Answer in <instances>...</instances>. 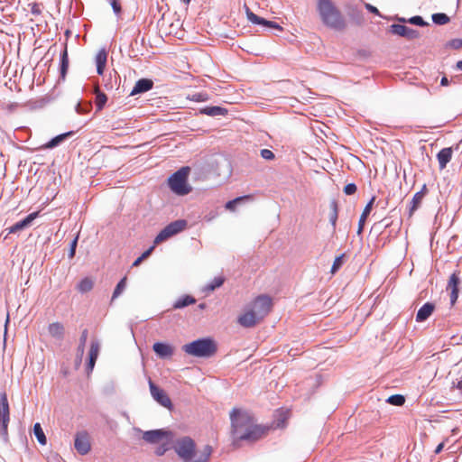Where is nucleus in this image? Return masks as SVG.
<instances>
[{
    "mask_svg": "<svg viewBox=\"0 0 462 462\" xmlns=\"http://www.w3.org/2000/svg\"><path fill=\"white\" fill-rule=\"evenodd\" d=\"M153 87V81L149 79H141L136 81L134 88L132 89L130 95L134 96L137 94H142L149 91Z\"/></svg>",
    "mask_w": 462,
    "mask_h": 462,
    "instance_id": "f3484780",
    "label": "nucleus"
},
{
    "mask_svg": "<svg viewBox=\"0 0 462 462\" xmlns=\"http://www.w3.org/2000/svg\"><path fill=\"white\" fill-rule=\"evenodd\" d=\"M444 448V443H440L437 446V448H435V453L436 454H439L441 452V450L443 449Z\"/></svg>",
    "mask_w": 462,
    "mask_h": 462,
    "instance_id": "603ef678",
    "label": "nucleus"
},
{
    "mask_svg": "<svg viewBox=\"0 0 462 462\" xmlns=\"http://www.w3.org/2000/svg\"><path fill=\"white\" fill-rule=\"evenodd\" d=\"M187 226V221L184 219L175 220L167 225L161 232L156 236L154 244L158 245L170 237L183 231Z\"/></svg>",
    "mask_w": 462,
    "mask_h": 462,
    "instance_id": "0eeeda50",
    "label": "nucleus"
},
{
    "mask_svg": "<svg viewBox=\"0 0 462 462\" xmlns=\"http://www.w3.org/2000/svg\"><path fill=\"white\" fill-rule=\"evenodd\" d=\"M109 3H110V5H111L114 13H116V0H110Z\"/></svg>",
    "mask_w": 462,
    "mask_h": 462,
    "instance_id": "4d7b16f0",
    "label": "nucleus"
},
{
    "mask_svg": "<svg viewBox=\"0 0 462 462\" xmlns=\"http://www.w3.org/2000/svg\"><path fill=\"white\" fill-rule=\"evenodd\" d=\"M166 449H167L166 448H159L157 449L156 453H157V455L162 456V455H163V454H164V452L166 451Z\"/></svg>",
    "mask_w": 462,
    "mask_h": 462,
    "instance_id": "864d4df0",
    "label": "nucleus"
},
{
    "mask_svg": "<svg viewBox=\"0 0 462 462\" xmlns=\"http://www.w3.org/2000/svg\"><path fill=\"white\" fill-rule=\"evenodd\" d=\"M457 388L462 390V380L457 383Z\"/></svg>",
    "mask_w": 462,
    "mask_h": 462,
    "instance_id": "680f3d73",
    "label": "nucleus"
},
{
    "mask_svg": "<svg viewBox=\"0 0 462 462\" xmlns=\"http://www.w3.org/2000/svg\"><path fill=\"white\" fill-rule=\"evenodd\" d=\"M48 331L51 337L57 339H62L64 337V327L60 322H54L50 324Z\"/></svg>",
    "mask_w": 462,
    "mask_h": 462,
    "instance_id": "a878e982",
    "label": "nucleus"
},
{
    "mask_svg": "<svg viewBox=\"0 0 462 462\" xmlns=\"http://www.w3.org/2000/svg\"><path fill=\"white\" fill-rule=\"evenodd\" d=\"M8 322H9V314L7 315L5 325H7Z\"/></svg>",
    "mask_w": 462,
    "mask_h": 462,
    "instance_id": "69168bd1",
    "label": "nucleus"
},
{
    "mask_svg": "<svg viewBox=\"0 0 462 462\" xmlns=\"http://www.w3.org/2000/svg\"><path fill=\"white\" fill-rule=\"evenodd\" d=\"M365 8H366L370 13L374 14H376V15H380V12H379V10H378L375 6H374V5H372L368 4V3H365Z\"/></svg>",
    "mask_w": 462,
    "mask_h": 462,
    "instance_id": "49530a36",
    "label": "nucleus"
},
{
    "mask_svg": "<svg viewBox=\"0 0 462 462\" xmlns=\"http://www.w3.org/2000/svg\"><path fill=\"white\" fill-rule=\"evenodd\" d=\"M116 300V289L114 290V291L112 292V296H111V301H114Z\"/></svg>",
    "mask_w": 462,
    "mask_h": 462,
    "instance_id": "bf43d9fd",
    "label": "nucleus"
},
{
    "mask_svg": "<svg viewBox=\"0 0 462 462\" xmlns=\"http://www.w3.org/2000/svg\"><path fill=\"white\" fill-rule=\"evenodd\" d=\"M31 12L32 14L38 15L41 14V9L38 4H33L31 8Z\"/></svg>",
    "mask_w": 462,
    "mask_h": 462,
    "instance_id": "09e8293b",
    "label": "nucleus"
},
{
    "mask_svg": "<svg viewBox=\"0 0 462 462\" xmlns=\"http://www.w3.org/2000/svg\"><path fill=\"white\" fill-rule=\"evenodd\" d=\"M95 62L97 66V74L103 75L107 62V51L105 48H102L98 51L95 57Z\"/></svg>",
    "mask_w": 462,
    "mask_h": 462,
    "instance_id": "412c9836",
    "label": "nucleus"
},
{
    "mask_svg": "<svg viewBox=\"0 0 462 462\" xmlns=\"http://www.w3.org/2000/svg\"><path fill=\"white\" fill-rule=\"evenodd\" d=\"M95 94H96L95 103H96L97 111H100L106 106V104L107 102V97L105 93L101 92L98 88L96 89Z\"/></svg>",
    "mask_w": 462,
    "mask_h": 462,
    "instance_id": "c85d7f7f",
    "label": "nucleus"
},
{
    "mask_svg": "<svg viewBox=\"0 0 462 462\" xmlns=\"http://www.w3.org/2000/svg\"><path fill=\"white\" fill-rule=\"evenodd\" d=\"M460 284V279L458 276V273H453L448 279L447 291H450V303L454 305L458 298L459 289L458 286Z\"/></svg>",
    "mask_w": 462,
    "mask_h": 462,
    "instance_id": "ddd939ff",
    "label": "nucleus"
},
{
    "mask_svg": "<svg viewBox=\"0 0 462 462\" xmlns=\"http://www.w3.org/2000/svg\"><path fill=\"white\" fill-rule=\"evenodd\" d=\"M390 31L392 33L404 37L407 40H413L420 36L418 31L403 24H392Z\"/></svg>",
    "mask_w": 462,
    "mask_h": 462,
    "instance_id": "f8f14e48",
    "label": "nucleus"
},
{
    "mask_svg": "<svg viewBox=\"0 0 462 462\" xmlns=\"http://www.w3.org/2000/svg\"><path fill=\"white\" fill-rule=\"evenodd\" d=\"M448 46L452 49L458 50L462 47V39H453L448 42Z\"/></svg>",
    "mask_w": 462,
    "mask_h": 462,
    "instance_id": "c03bdc74",
    "label": "nucleus"
},
{
    "mask_svg": "<svg viewBox=\"0 0 462 462\" xmlns=\"http://www.w3.org/2000/svg\"><path fill=\"white\" fill-rule=\"evenodd\" d=\"M74 134L73 131H69L67 133H63L56 135L51 138L48 143L42 145V149H52L60 145L62 142H64L68 137H70Z\"/></svg>",
    "mask_w": 462,
    "mask_h": 462,
    "instance_id": "4be33fe9",
    "label": "nucleus"
},
{
    "mask_svg": "<svg viewBox=\"0 0 462 462\" xmlns=\"http://www.w3.org/2000/svg\"><path fill=\"white\" fill-rule=\"evenodd\" d=\"M225 282V279L223 276H217V277H215L212 282H210L209 283H208L204 289H203V291L205 292H210V291H215L217 288H219Z\"/></svg>",
    "mask_w": 462,
    "mask_h": 462,
    "instance_id": "c756f323",
    "label": "nucleus"
},
{
    "mask_svg": "<svg viewBox=\"0 0 462 462\" xmlns=\"http://www.w3.org/2000/svg\"><path fill=\"white\" fill-rule=\"evenodd\" d=\"M60 78L62 79H64L65 77H66L68 69H69V57H68V51H67V45L66 44L64 46V50L60 53Z\"/></svg>",
    "mask_w": 462,
    "mask_h": 462,
    "instance_id": "393cba45",
    "label": "nucleus"
},
{
    "mask_svg": "<svg viewBox=\"0 0 462 462\" xmlns=\"http://www.w3.org/2000/svg\"><path fill=\"white\" fill-rule=\"evenodd\" d=\"M317 11L322 23L332 30L343 31L346 27V21L340 10L331 0H318Z\"/></svg>",
    "mask_w": 462,
    "mask_h": 462,
    "instance_id": "7ed1b4c3",
    "label": "nucleus"
},
{
    "mask_svg": "<svg viewBox=\"0 0 462 462\" xmlns=\"http://www.w3.org/2000/svg\"><path fill=\"white\" fill-rule=\"evenodd\" d=\"M83 356H84V354H79V352L76 353L75 365L77 368L81 365Z\"/></svg>",
    "mask_w": 462,
    "mask_h": 462,
    "instance_id": "de8ad7c7",
    "label": "nucleus"
},
{
    "mask_svg": "<svg viewBox=\"0 0 462 462\" xmlns=\"http://www.w3.org/2000/svg\"><path fill=\"white\" fill-rule=\"evenodd\" d=\"M398 21L402 22V23H405L406 20L404 18H398Z\"/></svg>",
    "mask_w": 462,
    "mask_h": 462,
    "instance_id": "e2e57ef3",
    "label": "nucleus"
},
{
    "mask_svg": "<svg viewBox=\"0 0 462 462\" xmlns=\"http://www.w3.org/2000/svg\"><path fill=\"white\" fill-rule=\"evenodd\" d=\"M143 260L141 259V256H139L133 263V266H137L139 265Z\"/></svg>",
    "mask_w": 462,
    "mask_h": 462,
    "instance_id": "6e6d98bb",
    "label": "nucleus"
},
{
    "mask_svg": "<svg viewBox=\"0 0 462 462\" xmlns=\"http://www.w3.org/2000/svg\"><path fill=\"white\" fill-rule=\"evenodd\" d=\"M200 113L209 116H218L227 114V110L221 106H206L200 110Z\"/></svg>",
    "mask_w": 462,
    "mask_h": 462,
    "instance_id": "bb28decb",
    "label": "nucleus"
},
{
    "mask_svg": "<svg viewBox=\"0 0 462 462\" xmlns=\"http://www.w3.org/2000/svg\"><path fill=\"white\" fill-rule=\"evenodd\" d=\"M441 86H448V79L446 77H443L440 80Z\"/></svg>",
    "mask_w": 462,
    "mask_h": 462,
    "instance_id": "5fc2aeb1",
    "label": "nucleus"
},
{
    "mask_svg": "<svg viewBox=\"0 0 462 462\" xmlns=\"http://www.w3.org/2000/svg\"><path fill=\"white\" fill-rule=\"evenodd\" d=\"M431 18L433 23L438 25H444L448 23L450 20L449 17L444 13L433 14Z\"/></svg>",
    "mask_w": 462,
    "mask_h": 462,
    "instance_id": "72a5a7b5",
    "label": "nucleus"
},
{
    "mask_svg": "<svg viewBox=\"0 0 462 462\" xmlns=\"http://www.w3.org/2000/svg\"><path fill=\"white\" fill-rule=\"evenodd\" d=\"M10 421V411L7 396L4 393L0 397V436L5 441L8 438V424Z\"/></svg>",
    "mask_w": 462,
    "mask_h": 462,
    "instance_id": "6e6552de",
    "label": "nucleus"
},
{
    "mask_svg": "<svg viewBox=\"0 0 462 462\" xmlns=\"http://www.w3.org/2000/svg\"><path fill=\"white\" fill-rule=\"evenodd\" d=\"M457 68L460 70H462V60H459L457 62Z\"/></svg>",
    "mask_w": 462,
    "mask_h": 462,
    "instance_id": "13d9d810",
    "label": "nucleus"
},
{
    "mask_svg": "<svg viewBox=\"0 0 462 462\" xmlns=\"http://www.w3.org/2000/svg\"><path fill=\"white\" fill-rule=\"evenodd\" d=\"M344 254H341L334 260V263L331 267V273H335L338 271V269L342 266L344 263Z\"/></svg>",
    "mask_w": 462,
    "mask_h": 462,
    "instance_id": "4c0bfd02",
    "label": "nucleus"
},
{
    "mask_svg": "<svg viewBox=\"0 0 462 462\" xmlns=\"http://www.w3.org/2000/svg\"><path fill=\"white\" fill-rule=\"evenodd\" d=\"M262 158L271 161L274 159V153L269 149H263L260 152Z\"/></svg>",
    "mask_w": 462,
    "mask_h": 462,
    "instance_id": "a19ab883",
    "label": "nucleus"
},
{
    "mask_svg": "<svg viewBox=\"0 0 462 462\" xmlns=\"http://www.w3.org/2000/svg\"><path fill=\"white\" fill-rule=\"evenodd\" d=\"M126 285V277H124L117 282V296L124 291Z\"/></svg>",
    "mask_w": 462,
    "mask_h": 462,
    "instance_id": "a18cd8bd",
    "label": "nucleus"
},
{
    "mask_svg": "<svg viewBox=\"0 0 462 462\" xmlns=\"http://www.w3.org/2000/svg\"><path fill=\"white\" fill-rule=\"evenodd\" d=\"M232 435L235 440L254 442L261 439L266 429L255 424L254 417L246 411L233 409L230 412Z\"/></svg>",
    "mask_w": 462,
    "mask_h": 462,
    "instance_id": "f257e3e1",
    "label": "nucleus"
},
{
    "mask_svg": "<svg viewBox=\"0 0 462 462\" xmlns=\"http://www.w3.org/2000/svg\"><path fill=\"white\" fill-rule=\"evenodd\" d=\"M245 13H246L247 19L251 23H253L254 24L264 25L269 28L278 29L280 31L282 30V26H280L277 23L265 20L264 18H262V17L256 15L255 14H254L248 6L245 5Z\"/></svg>",
    "mask_w": 462,
    "mask_h": 462,
    "instance_id": "4468645a",
    "label": "nucleus"
},
{
    "mask_svg": "<svg viewBox=\"0 0 462 462\" xmlns=\"http://www.w3.org/2000/svg\"><path fill=\"white\" fill-rule=\"evenodd\" d=\"M189 171V167H181L169 177L168 185L172 192L179 196H184L191 191V187L188 183Z\"/></svg>",
    "mask_w": 462,
    "mask_h": 462,
    "instance_id": "423d86ee",
    "label": "nucleus"
},
{
    "mask_svg": "<svg viewBox=\"0 0 462 462\" xmlns=\"http://www.w3.org/2000/svg\"><path fill=\"white\" fill-rule=\"evenodd\" d=\"M190 1H191V0H183V2H184L185 4H187V5H188V4H189V2H190Z\"/></svg>",
    "mask_w": 462,
    "mask_h": 462,
    "instance_id": "338daca9",
    "label": "nucleus"
},
{
    "mask_svg": "<svg viewBox=\"0 0 462 462\" xmlns=\"http://www.w3.org/2000/svg\"><path fill=\"white\" fill-rule=\"evenodd\" d=\"M116 10H117V14L120 13V10H121V7L117 5V7H116Z\"/></svg>",
    "mask_w": 462,
    "mask_h": 462,
    "instance_id": "0e129e2a",
    "label": "nucleus"
},
{
    "mask_svg": "<svg viewBox=\"0 0 462 462\" xmlns=\"http://www.w3.org/2000/svg\"><path fill=\"white\" fill-rule=\"evenodd\" d=\"M93 285V281L90 278L86 277L79 282L77 288L81 293H86L92 290Z\"/></svg>",
    "mask_w": 462,
    "mask_h": 462,
    "instance_id": "2f4dec72",
    "label": "nucleus"
},
{
    "mask_svg": "<svg viewBox=\"0 0 462 462\" xmlns=\"http://www.w3.org/2000/svg\"><path fill=\"white\" fill-rule=\"evenodd\" d=\"M88 329H84L81 333V336L79 337V343L77 347V352H79V354H84L85 352V346L88 339Z\"/></svg>",
    "mask_w": 462,
    "mask_h": 462,
    "instance_id": "f704fd0d",
    "label": "nucleus"
},
{
    "mask_svg": "<svg viewBox=\"0 0 462 462\" xmlns=\"http://www.w3.org/2000/svg\"><path fill=\"white\" fill-rule=\"evenodd\" d=\"M272 308V299L260 295L249 305L248 310L238 318V323L244 328L254 327L264 319Z\"/></svg>",
    "mask_w": 462,
    "mask_h": 462,
    "instance_id": "f03ea898",
    "label": "nucleus"
},
{
    "mask_svg": "<svg viewBox=\"0 0 462 462\" xmlns=\"http://www.w3.org/2000/svg\"><path fill=\"white\" fill-rule=\"evenodd\" d=\"M74 447L81 455H86L90 450V443L86 432H79L76 435Z\"/></svg>",
    "mask_w": 462,
    "mask_h": 462,
    "instance_id": "2eb2a0df",
    "label": "nucleus"
},
{
    "mask_svg": "<svg viewBox=\"0 0 462 462\" xmlns=\"http://www.w3.org/2000/svg\"><path fill=\"white\" fill-rule=\"evenodd\" d=\"M152 349L161 358L171 357L174 352V349L171 346L162 342L154 343Z\"/></svg>",
    "mask_w": 462,
    "mask_h": 462,
    "instance_id": "a211bd4d",
    "label": "nucleus"
},
{
    "mask_svg": "<svg viewBox=\"0 0 462 462\" xmlns=\"http://www.w3.org/2000/svg\"><path fill=\"white\" fill-rule=\"evenodd\" d=\"M99 352H100V344H99L98 340H97V339L92 340L90 343V347H89V351H88V362L86 365V372H87L88 376L92 373V371L95 367V364L99 356Z\"/></svg>",
    "mask_w": 462,
    "mask_h": 462,
    "instance_id": "9b49d317",
    "label": "nucleus"
},
{
    "mask_svg": "<svg viewBox=\"0 0 462 462\" xmlns=\"http://www.w3.org/2000/svg\"><path fill=\"white\" fill-rule=\"evenodd\" d=\"M143 439L148 443L164 446L171 439V433L164 430H148L143 432Z\"/></svg>",
    "mask_w": 462,
    "mask_h": 462,
    "instance_id": "1a4fd4ad",
    "label": "nucleus"
},
{
    "mask_svg": "<svg viewBox=\"0 0 462 462\" xmlns=\"http://www.w3.org/2000/svg\"><path fill=\"white\" fill-rule=\"evenodd\" d=\"M386 402L392 405L402 406L405 402V398L401 394H394L390 396Z\"/></svg>",
    "mask_w": 462,
    "mask_h": 462,
    "instance_id": "c9c22d12",
    "label": "nucleus"
},
{
    "mask_svg": "<svg viewBox=\"0 0 462 462\" xmlns=\"http://www.w3.org/2000/svg\"><path fill=\"white\" fill-rule=\"evenodd\" d=\"M196 302L195 298L189 295H185L178 299L173 304L174 309H182L189 305L194 304Z\"/></svg>",
    "mask_w": 462,
    "mask_h": 462,
    "instance_id": "cd10ccee",
    "label": "nucleus"
},
{
    "mask_svg": "<svg viewBox=\"0 0 462 462\" xmlns=\"http://www.w3.org/2000/svg\"><path fill=\"white\" fill-rule=\"evenodd\" d=\"M154 246H151L149 249H147L146 251H144L142 254H141V259L144 260L146 259L147 257H149V255L152 254V250H153Z\"/></svg>",
    "mask_w": 462,
    "mask_h": 462,
    "instance_id": "8fccbe9b",
    "label": "nucleus"
},
{
    "mask_svg": "<svg viewBox=\"0 0 462 462\" xmlns=\"http://www.w3.org/2000/svg\"><path fill=\"white\" fill-rule=\"evenodd\" d=\"M249 197H247V196L236 198L235 199L227 201L226 203L225 208L228 210L234 211L236 209V207L237 204L242 202L244 199H247Z\"/></svg>",
    "mask_w": 462,
    "mask_h": 462,
    "instance_id": "e433bc0d",
    "label": "nucleus"
},
{
    "mask_svg": "<svg viewBox=\"0 0 462 462\" xmlns=\"http://www.w3.org/2000/svg\"><path fill=\"white\" fill-rule=\"evenodd\" d=\"M191 100L196 102H205L208 100V95L207 93H196L192 95Z\"/></svg>",
    "mask_w": 462,
    "mask_h": 462,
    "instance_id": "ea45409f",
    "label": "nucleus"
},
{
    "mask_svg": "<svg viewBox=\"0 0 462 462\" xmlns=\"http://www.w3.org/2000/svg\"><path fill=\"white\" fill-rule=\"evenodd\" d=\"M76 111L78 114H85L88 111V108H84L80 104L76 106Z\"/></svg>",
    "mask_w": 462,
    "mask_h": 462,
    "instance_id": "3c124183",
    "label": "nucleus"
},
{
    "mask_svg": "<svg viewBox=\"0 0 462 462\" xmlns=\"http://www.w3.org/2000/svg\"><path fill=\"white\" fill-rule=\"evenodd\" d=\"M408 22L411 24L418 26H426L428 23H426L423 18L420 15H415L408 20Z\"/></svg>",
    "mask_w": 462,
    "mask_h": 462,
    "instance_id": "58836bf2",
    "label": "nucleus"
},
{
    "mask_svg": "<svg viewBox=\"0 0 462 462\" xmlns=\"http://www.w3.org/2000/svg\"><path fill=\"white\" fill-rule=\"evenodd\" d=\"M149 387L152 397L162 406L165 408L171 409L172 406L171 401L169 398V396L166 394V393L159 388L156 384L153 383V382L150 379L149 380Z\"/></svg>",
    "mask_w": 462,
    "mask_h": 462,
    "instance_id": "9d476101",
    "label": "nucleus"
},
{
    "mask_svg": "<svg viewBox=\"0 0 462 462\" xmlns=\"http://www.w3.org/2000/svg\"><path fill=\"white\" fill-rule=\"evenodd\" d=\"M337 216H338L337 203L336 200H332L330 202L329 222L332 225L333 229L336 228Z\"/></svg>",
    "mask_w": 462,
    "mask_h": 462,
    "instance_id": "7c9ffc66",
    "label": "nucleus"
},
{
    "mask_svg": "<svg viewBox=\"0 0 462 462\" xmlns=\"http://www.w3.org/2000/svg\"><path fill=\"white\" fill-rule=\"evenodd\" d=\"M452 152H453V151H452V148H450V147L443 148L438 152L437 159H438L440 170L445 169L447 164L450 162V160L452 158Z\"/></svg>",
    "mask_w": 462,
    "mask_h": 462,
    "instance_id": "5701e85b",
    "label": "nucleus"
},
{
    "mask_svg": "<svg viewBox=\"0 0 462 462\" xmlns=\"http://www.w3.org/2000/svg\"><path fill=\"white\" fill-rule=\"evenodd\" d=\"M33 434L41 445H45L47 442L46 436L40 423L33 425Z\"/></svg>",
    "mask_w": 462,
    "mask_h": 462,
    "instance_id": "473e14b6",
    "label": "nucleus"
},
{
    "mask_svg": "<svg viewBox=\"0 0 462 462\" xmlns=\"http://www.w3.org/2000/svg\"><path fill=\"white\" fill-rule=\"evenodd\" d=\"M356 185L355 183L346 184L344 188V192L346 195H353L356 192Z\"/></svg>",
    "mask_w": 462,
    "mask_h": 462,
    "instance_id": "79ce46f5",
    "label": "nucleus"
},
{
    "mask_svg": "<svg viewBox=\"0 0 462 462\" xmlns=\"http://www.w3.org/2000/svg\"><path fill=\"white\" fill-rule=\"evenodd\" d=\"M199 308L200 310H204V309L206 308V303H200V304L199 305Z\"/></svg>",
    "mask_w": 462,
    "mask_h": 462,
    "instance_id": "052dcab7",
    "label": "nucleus"
},
{
    "mask_svg": "<svg viewBox=\"0 0 462 462\" xmlns=\"http://www.w3.org/2000/svg\"><path fill=\"white\" fill-rule=\"evenodd\" d=\"M77 245H78V236H76L70 243V247H69V258H73L75 256Z\"/></svg>",
    "mask_w": 462,
    "mask_h": 462,
    "instance_id": "37998d69",
    "label": "nucleus"
},
{
    "mask_svg": "<svg viewBox=\"0 0 462 462\" xmlns=\"http://www.w3.org/2000/svg\"><path fill=\"white\" fill-rule=\"evenodd\" d=\"M182 350L192 356L210 357L217 352V345L213 339L204 337L185 344Z\"/></svg>",
    "mask_w": 462,
    "mask_h": 462,
    "instance_id": "39448f33",
    "label": "nucleus"
},
{
    "mask_svg": "<svg viewBox=\"0 0 462 462\" xmlns=\"http://www.w3.org/2000/svg\"><path fill=\"white\" fill-rule=\"evenodd\" d=\"M174 448L184 462H207L212 453L211 447L208 445L204 448L201 457L197 460L191 461L195 454V442L189 437L178 439L174 445Z\"/></svg>",
    "mask_w": 462,
    "mask_h": 462,
    "instance_id": "20e7f679",
    "label": "nucleus"
},
{
    "mask_svg": "<svg viewBox=\"0 0 462 462\" xmlns=\"http://www.w3.org/2000/svg\"><path fill=\"white\" fill-rule=\"evenodd\" d=\"M374 199H375V198L373 197L370 199V201L366 204V206L365 207V208L363 210V213H362V215H361V217L359 218V222H358V230H357V234L358 235H360L363 232L365 220H366L368 215L370 214V212L372 210Z\"/></svg>",
    "mask_w": 462,
    "mask_h": 462,
    "instance_id": "b1692460",
    "label": "nucleus"
},
{
    "mask_svg": "<svg viewBox=\"0 0 462 462\" xmlns=\"http://www.w3.org/2000/svg\"><path fill=\"white\" fill-rule=\"evenodd\" d=\"M434 310H435V305L433 303L426 302L419 309L417 315H416V321L417 322L425 321L433 313Z\"/></svg>",
    "mask_w": 462,
    "mask_h": 462,
    "instance_id": "aec40b11",
    "label": "nucleus"
},
{
    "mask_svg": "<svg viewBox=\"0 0 462 462\" xmlns=\"http://www.w3.org/2000/svg\"><path fill=\"white\" fill-rule=\"evenodd\" d=\"M39 212H32L29 214L25 218L16 222L9 227V234L18 233L26 227H28L32 222L38 217Z\"/></svg>",
    "mask_w": 462,
    "mask_h": 462,
    "instance_id": "dca6fc26",
    "label": "nucleus"
},
{
    "mask_svg": "<svg viewBox=\"0 0 462 462\" xmlns=\"http://www.w3.org/2000/svg\"><path fill=\"white\" fill-rule=\"evenodd\" d=\"M427 188L426 185H424L421 189V190L416 192L410 203L409 208V217H411L414 212L420 207V204L422 202V199L426 194Z\"/></svg>",
    "mask_w": 462,
    "mask_h": 462,
    "instance_id": "6ab92c4d",
    "label": "nucleus"
}]
</instances>
